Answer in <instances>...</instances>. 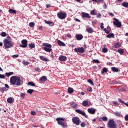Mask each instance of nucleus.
<instances>
[{
	"mask_svg": "<svg viewBox=\"0 0 128 128\" xmlns=\"http://www.w3.org/2000/svg\"><path fill=\"white\" fill-rule=\"evenodd\" d=\"M10 84L12 86H20L22 84L20 78L18 76H13L10 79Z\"/></svg>",
	"mask_w": 128,
	"mask_h": 128,
	"instance_id": "f257e3e1",
	"label": "nucleus"
},
{
	"mask_svg": "<svg viewBox=\"0 0 128 128\" xmlns=\"http://www.w3.org/2000/svg\"><path fill=\"white\" fill-rule=\"evenodd\" d=\"M42 46H44V50L45 52H51L52 50V46L50 44L44 43L43 44Z\"/></svg>",
	"mask_w": 128,
	"mask_h": 128,
	"instance_id": "f03ea898",
	"label": "nucleus"
},
{
	"mask_svg": "<svg viewBox=\"0 0 128 128\" xmlns=\"http://www.w3.org/2000/svg\"><path fill=\"white\" fill-rule=\"evenodd\" d=\"M4 46L6 48H12L14 46L10 40H8V39H6L4 41Z\"/></svg>",
	"mask_w": 128,
	"mask_h": 128,
	"instance_id": "7ed1b4c3",
	"label": "nucleus"
},
{
	"mask_svg": "<svg viewBox=\"0 0 128 128\" xmlns=\"http://www.w3.org/2000/svg\"><path fill=\"white\" fill-rule=\"evenodd\" d=\"M56 120L58 122V124L64 128H66V121L64 118H58Z\"/></svg>",
	"mask_w": 128,
	"mask_h": 128,
	"instance_id": "20e7f679",
	"label": "nucleus"
},
{
	"mask_svg": "<svg viewBox=\"0 0 128 128\" xmlns=\"http://www.w3.org/2000/svg\"><path fill=\"white\" fill-rule=\"evenodd\" d=\"M108 128H118V126H116V123L114 120H110L108 122Z\"/></svg>",
	"mask_w": 128,
	"mask_h": 128,
	"instance_id": "39448f33",
	"label": "nucleus"
},
{
	"mask_svg": "<svg viewBox=\"0 0 128 128\" xmlns=\"http://www.w3.org/2000/svg\"><path fill=\"white\" fill-rule=\"evenodd\" d=\"M72 122L76 126H80V122H82L80 120V118L78 117H74L72 120Z\"/></svg>",
	"mask_w": 128,
	"mask_h": 128,
	"instance_id": "423d86ee",
	"label": "nucleus"
},
{
	"mask_svg": "<svg viewBox=\"0 0 128 128\" xmlns=\"http://www.w3.org/2000/svg\"><path fill=\"white\" fill-rule=\"evenodd\" d=\"M114 21L113 22L114 26H116L118 28H122V22H120L118 20L114 18Z\"/></svg>",
	"mask_w": 128,
	"mask_h": 128,
	"instance_id": "0eeeda50",
	"label": "nucleus"
},
{
	"mask_svg": "<svg viewBox=\"0 0 128 128\" xmlns=\"http://www.w3.org/2000/svg\"><path fill=\"white\" fill-rule=\"evenodd\" d=\"M58 16L60 20H66L68 15L66 13L60 12L58 13Z\"/></svg>",
	"mask_w": 128,
	"mask_h": 128,
	"instance_id": "6e6552de",
	"label": "nucleus"
},
{
	"mask_svg": "<svg viewBox=\"0 0 128 128\" xmlns=\"http://www.w3.org/2000/svg\"><path fill=\"white\" fill-rule=\"evenodd\" d=\"M76 112H77V114H81V116H84L86 118H88V116H86V114L84 111L80 110H76Z\"/></svg>",
	"mask_w": 128,
	"mask_h": 128,
	"instance_id": "1a4fd4ad",
	"label": "nucleus"
},
{
	"mask_svg": "<svg viewBox=\"0 0 128 128\" xmlns=\"http://www.w3.org/2000/svg\"><path fill=\"white\" fill-rule=\"evenodd\" d=\"M75 52H80V54H84L85 50L84 48H76L74 49Z\"/></svg>",
	"mask_w": 128,
	"mask_h": 128,
	"instance_id": "9d476101",
	"label": "nucleus"
},
{
	"mask_svg": "<svg viewBox=\"0 0 128 128\" xmlns=\"http://www.w3.org/2000/svg\"><path fill=\"white\" fill-rule=\"evenodd\" d=\"M22 44L20 46V48H26L28 46V41L27 40H24L22 42Z\"/></svg>",
	"mask_w": 128,
	"mask_h": 128,
	"instance_id": "9b49d317",
	"label": "nucleus"
},
{
	"mask_svg": "<svg viewBox=\"0 0 128 128\" xmlns=\"http://www.w3.org/2000/svg\"><path fill=\"white\" fill-rule=\"evenodd\" d=\"M88 112L90 114H95L96 110L94 108H90L88 110Z\"/></svg>",
	"mask_w": 128,
	"mask_h": 128,
	"instance_id": "f8f14e48",
	"label": "nucleus"
},
{
	"mask_svg": "<svg viewBox=\"0 0 128 128\" xmlns=\"http://www.w3.org/2000/svg\"><path fill=\"white\" fill-rule=\"evenodd\" d=\"M82 104L85 107L90 106V101L85 100L83 102Z\"/></svg>",
	"mask_w": 128,
	"mask_h": 128,
	"instance_id": "ddd939ff",
	"label": "nucleus"
},
{
	"mask_svg": "<svg viewBox=\"0 0 128 128\" xmlns=\"http://www.w3.org/2000/svg\"><path fill=\"white\" fill-rule=\"evenodd\" d=\"M82 16L84 18H92V16H90V14L88 13L83 12L82 14Z\"/></svg>",
	"mask_w": 128,
	"mask_h": 128,
	"instance_id": "4468645a",
	"label": "nucleus"
},
{
	"mask_svg": "<svg viewBox=\"0 0 128 128\" xmlns=\"http://www.w3.org/2000/svg\"><path fill=\"white\" fill-rule=\"evenodd\" d=\"M76 38L77 40H82L84 38V36L82 34H76Z\"/></svg>",
	"mask_w": 128,
	"mask_h": 128,
	"instance_id": "2eb2a0df",
	"label": "nucleus"
},
{
	"mask_svg": "<svg viewBox=\"0 0 128 128\" xmlns=\"http://www.w3.org/2000/svg\"><path fill=\"white\" fill-rule=\"evenodd\" d=\"M68 58L66 56H61L59 58V60H60V62H66Z\"/></svg>",
	"mask_w": 128,
	"mask_h": 128,
	"instance_id": "dca6fc26",
	"label": "nucleus"
},
{
	"mask_svg": "<svg viewBox=\"0 0 128 128\" xmlns=\"http://www.w3.org/2000/svg\"><path fill=\"white\" fill-rule=\"evenodd\" d=\"M48 80V78H46V76H43L40 78V82H46Z\"/></svg>",
	"mask_w": 128,
	"mask_h": 128,
	"instance_id": "f3484780",
	"label": "nucleus"
},
{
	"mask_svg": "<svg viewBox=\"0 0 128 128\" xmlns=\"http://www.w3.org/2000/svg\"><path fill=\"white\" fill-rule=\"evenodd\" d=\"M40 60H42L43 62H50V60H48L47 58H45L44 57V56H40Z\"/></svg>",
	"mask_w": 128,
	"mask_h": 128,
	"instance_id": "a211bd4d",
	"label": "nucleus"
},
{
	"mask_svg": "<svg viewBox=\"0 0 128 128\" xmlns=\"http://www.w3.org/2000/svg\"><path fill=\"white\" fill-rule=\"evenodd\" d=\"M58 44L60 46H66V44H64V42H62L60 40L58 41Z\"/></svg>",
	"mask_w": 128,
	"mask_h": 128,
	"instance_id": "6ab92c4d",
	"label": "nucleus"
},
{
	"mask_svg": "<svg viewBox=\"0 0 128 128\" xmlns=\"http://www.w3.org/2000/svg\"><path fill=\"white\" fill-rule=\"evenodd\" d=\"M7 102L8 104H14V99L13 98H10L8 99Z\"/></svg>",
	"mask_w": 128,
	"mask_h": 128,
	"instance_id": "aec40b11",
	"label": "nucleus"
},
{
	"mask_svg": "<svg viewBox=\"0 0 128 128\" xmlns=\"http://www.w3.org/2000/svg\"><path fill=\"white\" fill-rule=\"evenodd\" d=\"M86 30L88 32V34H93L94 32V29L92 28H87Z\"/></svg>",
	"mask_w": 128,
	"mask_h": 128,
	"instance_id": "412c9836",
	"label": "nucleus"
},
{
	"mask_svg": "<svg viewBox=\"0 0 128 128\" xmlns=\"http://www.w3.org/2000/svg\"><path fill=\"white\" fill-rule=\"evenodd\" d=\"M100 122H108V118L107 117H102L99 118Z\"/></svg>",
	"mask_w": 128,
	"mask_h": 128,
	"instance_id": "4be33fe9",
	"label": "nucleus"
},
{
	"mask_svg": "<svg viewBox=\"0 0 128 128\" xmlns=\"http://www.w3.org/2000/svg\"><path fill=\"white\" fill-rule=\"evenodd\" d=\"M114 46L115 48H120L122 46V44L120 42L116 43L114 44Z\"/></svg>",
	"mask_w": 128,
	"mask_h": 128,
	"instance_id": "5701e85b",
	"label": "nucleus"
},
{
	"mask_svg": "<svg viewBox=\"0 0 128 128\" xmlns=\"http://www.w3.org/2000/svg\"><path fill=\"white\" fill-rule=\"evenodd\" d=\"M74 88H68V92L70 94H74Z\"/></svg>",
	"mask_w": 128,
	"mask_h": 128,
	"instance_id": "b1692460",
	"label": "nucleus"
},
{
	"mask_svg": "<svg viewBox=\"0 0 128 128\" xmlns=\"http://www.w3.org/2000/svg\"><path fill=\"white\" fill-rule=\"evenodd\" d=\"M14 72H10L9 73H6L5 76H7V78H10V76H14Z\"/></svg>",
	"mask_w": 128,
	"mask_h": 128,
	"instance_id": "393cba45",
	"label": "nucleus"
},
{
	"mask_svg": "<svg viewBox=\"0 0 128 128\" xmlns=\"http://www.w3.org/2000/svg\"><path fill=\"white\" fill-rule=\"evenodd\" d=\"M10 14H16V11L12 9H10L9 10Z\"/></svg>",
	"mask_w": 128,
	"mask_h": 128,
	"instance_id": "a878e982",
	"label": "nucleus"
},
{
	"mask_svg": "<svg viewBox=\"0 0 128 128\" xmlns=\"http://www.w3.org/2000/svg\"><path fill=\"white\" fill-rule=\"evenodd\" d=\"M112 70L114 72H118V68L114 67H112Z\"/></svg>",
	"mask_w": 128,
	"mask_h": 128,
	"instance_id": "bb28decb",
	"label": "nucleus"
},
{
	"mask_svg": "<svg viewBox=\"0 0 128 128\" xmlns=\"http://www.w3.org/2000/svg\"><path fill=\"white\" fill-rule=\"evenodd\" d=\"M122 6L124 8H128V2H124L122 4Z\"/></svg>",
	"mask_w": 128,
	"mask_h": 128,
	"instance_id": "cd10ccee",
	"label": "nucleus"
},
{
	"mask_svg": "<svg viewBox=\"0 0 128 128\" xmlns=\"http://www.w3.org/2000/svg\"><path fill=\"white\" fill-rule=\"evenodd\" d=\"M46 24H49V26H54V23L52 22H48V21H45Z\"/></svg>",
	"mask_w": 128,
	"mask_h": 128,
	"instance_id": "c85d7f7f",
	"label": "nucleus"
},
{
	"mask_svg": "<svg viewBox=\"0 0 128 128\" xmlns=\"http://www.w3.org/2000/svg\"><path fill=\"white\" fill-rule=\"evenodd\" d=\"M118 52L120 54L122 55L124 54V50L122 49H119L118 50Z\"/></svg>",
	"mask_w": 128,
	"mask_h": 128,
	"instance_id": "c756f323",
	"label": "nucleus"
},
{
	"mask_svg": "<svg viewBox=\"0 0 128 128\" xmlns=\"http://www.w3.org/2000/svg\"><path fill=\"white\" fill-rule=\"evenodd\" d=\"M114 116H122V113L120 112H115L114 113Z\"/></svg>",
	"mask_w": 128,
	"mask_h": 128,
	"instance_id": "7c9ffc66",
	"label": "nucleus"
},
{
	"mask_svg": "<svg viewBox=\"0 0 128 128\" xmlns=\"http://www.w3.org/2000/svg\"><path fill=\"white\" fill-rule=\"evenodd\" d=\"M108 38H114V35L112 34H109L106 36Z\"/></svg>",
	"mask_w": 128,
	"mask_h": 128,
	"instance_id": "2f4dec72",
	"label": "nucleus"
},
{
	"mask_svg": "<svg viewBox=\"0 0 128 128\" xmlns=\"http://www.w3.org/2000/svg\"><path fill=\"white\" fill-rule=\"evenodd\" d=\"M6 88H0V92H2V94H4V92H6Z\"/></svg>",
	"mask_w": 128,
	"mask_h": 128,
	"instance_id": "473e14b6",
	"label": "nucleus"
},
{
	"mask_svg": "<svg viewBox=\"0 0 128 128\" xmlns=\"http://www.w3.org/2000/svg\"><path fill=\"white\" fill-rule=\"evenodd\" d=\"M108 72V68H104L103 69L102 72V74H106V72Z\"/></svg>",
	"mask_w": 128,
	"mask_h": 128,
	"instance_id": "72a5a7b5",
	"label": "nucleus"
},
{
	"mask_svg": "<svg viewBox=\"0 0 128 128\" xmlns=\"http://www.w3.org/2000/svg\"><path fill=\"white\" fill-rule=\"evenodd\" d=\"M29 48H31L32 50V48H36V45L34 44H30L29 45Z\"/></svg>",
	"mask_w": 128,
	"mask_h": 128,
	"instance_id": "f704fd0d",
	"label": "nucleus"
},
{
	"mask_svg": "<svg viewBox=\"0 0 128 128\" xmlns=\"http://www.w3.org/2000/svg\"><path fill=\"white\" fill-rule=\"evenodd\" d=\"M88 82H89V84H90L92 86H94V82H92V80H88Z\"/></svg>",
	"mask_w": 128,
	"mask_h": 128,
	"instance_id": "c9c22d12",
	"label": "nucleus"
},
{
	"mask_svg": "<svg viewBox=\"0 0 128 128\" xmlns=\"http://www.w3.org/2000/svg\"><path fill=\"white\" fill-rule=\"evenodd\" d=\"M102 52H104V54H106V52H108V50L107 48H103Z\"/></svg>",
	"mask_w": 128,
	"mask_h": 128,
	"instance_id": "e433bc0d",
	"label": "nucleus"
},
{
	"mask_svg": "<svg viewBox=\"0 0 128 128\" xmlns=\"http://www.w3.org/2000/svg\"><path fill=\"white\" fill-rule=\"evenodd\" d=\"M29 26H30V28H34V26H36V24H34V22H30L29 24Z\"/></svg>",
	"mask_w": 128,
	"mask_h": 128,
	"instance_id": "4c0bfd02",
	"label": "nucleus"
},
{
	"mask_svg": "<svg viewBox=\"0 0 128 128\" xmlns=\"http://www.w3.org/2000/svg\"><path fill=\"white\" fill-rule=\"evenodd\" d=\"M28 86H36V84L34 82H30L28 83Z\"/></svg>",
	"mask_w": 128,
	"mask_h": 128,
	"instance_id": "58836bf2",
	"label": "nucleus"
},
{
	"mask_svg": "<svg viewBox=\"0 0 128 128\" xmlns=\"http://www.w3.org/2000/svg\"><path fill=\"white\" fill-rule=\"evenodd\" d=\"M22 64H24V66H28V64H30V62L24 61Z\"/></svg>",
	"mask_w": 128,
	"mask_h": 128,
	"instance_id": "ea45409f",
	"label": "nucleus"
},
{
	"mask_svg": "<svg viewBox=\"0 0 128 128\" xmlns=\"http://www.w3.org/2000/svg\"><path fill=\"white\" fill-rule=\"evenodd\" d=\"M1 36L2 37V38H6V33L4 32H2V34H1Z\"/></svg>",
	"mask_w": 128,
	"mask_h": 128,
	"instance_id": "a19ab883",
	"label": "nucleus"
},
{
	"mask_svg": "<svg viewBox=\"0 0 128 128\" xmlns=\"http://www.w3.org/2000/svg\"><path fill=\"white\" fill-rule=\"evenodd\" d=\"M34 92V90H28V93L29 94H32V92Z\"/></svg>",
	"mask_w": 128,
	"mask_h": 128,
	"instance_id": "79ce46f5",
	"label": "nucleus"
},
{
	"mask_svg": "<svg viewBox=\"0 0 128 128\" xmlns=\"http://www.w3.org/2000/svg\"><path fill=\"white\" fill-rule=\"evenodd\" d=\"M0 78L1 80H4V79H6V76L4 74H0Z\"/></svg>",
	"mask_w": 128,
	"mask_h": 128,
	"instance_id": "37998d69",
	"label": "nucleus"
},
{
	"mask_svg": "<svg viewBox=\"0 0 128 128\" xmlns=\"http://www.w3.org/2000/svg\"><path fill=\"white\" fill-rule=\"evenodd\" d=\"M87 90L88 92H92V87H89L88 88Z\"/></svg>",
	"mask_w": 128,
	"mask_h": 128,
	"instance_id": "c03bdc74",
	"label": "nucleus"
},
{
	"mask_svg": "<svg viewBox=\"0 0 128 128\" xmlns=\"http://www.w3.org/2000/svg\"><path fill=\"white\" fill-rule=\"evenodd\" d=\"M72 108H78V104H74V105H73L72 106Z\"/></svg>",
	"mask_w": 128,
	"mask_h": 128,
	"instance_id": "a18cd8bd",
	"label": "nucleus"
},
{
	"mask_svg": "<svg viewBox=\"0 0 128 128\" xmlns=\"http://www.w3.org/2000/svg\"><path fill=\"white\" fill-rule=\"evenodd\" d=\"M20 56V55L18 54H16V55H14L12 56V58H18Z\"/></svg>",
	"mask_w": 128,
	"mask_h": 128,
	"instance_id": "49530a36",
	"label": "nucleus"
},
{
	"mask_svg": "<svg viewBox=\"0 0 128 128\" xmlns=\"http://www.w3.org/2000/svg\"><path fill=\"white\" fill-rule=\"evenodd\" d=\"M90 14H92V16H96V12H94V10L91 11Z\"/></svg>",
	"mask_w": 128,
	"mask_h": 128,
	"instance_id": "de8ad7c7",
	"label": "nucleus"
},
{
	"mask_svg": "<svg viewBox=\"0 0 128 128\" xmlns=\"http://www.w3.org/2000/svg\"><path fill=\"white\" fill-rule=\"evenodd\" d=\"M93 62H94V64H100V60H93Z\"/></svg>",
	"mask_w": 128,
	"mask_h": 128,
	"instance_id": "09e8293b",
	"label": "nucleus"
},
{
	"mask_svg": "<svg viewBox=\"0 0 128 128\" xmlns=\"http://www.w3.org/2000/svg\"><path fill=\"white\" fill-rule=\"evenodd\" d=\"M81 126L82 128H86V123L84 122H83L81 124Z\"/></svg>",
	"mask_w": 128,
	"mask_h": 128,
	"instance_id": "8fccbe9b",
	"label": "nucleus"
},
{
	"mask_svg": "<svg viewBox=\"0 0 128 128\" xmlns=\"http://www.w3.org/2000/svg\"><path fill=\"white\" fill-rule=\"evenodd\" d=\"M104 32H106L107 34H110V31H108V30H106V28H104Z\"/></svg>",
	"mask_w": 128,
	"mask_h": 128,
	"instance_id": "3c124183",
	"label": "nucleus"
},
{
	"mask_svg": "<svg viewBox=\"0 0 128 128\" xmlns=\"http://www.w3.org/2000/svg\"><path fill=\"white\" fill-rule=\"evenodd\" d=\"M118 100V102H120L121 104H126V102H124L122 100V99H120V98H119Z\"/></svg>",
	"mask_w": 128,
	"mask_h": 128,
	"instance_id": "603ef678",
	"label": "nucleus"
},
{
	"mask_svg": "<svg viewBox=\"0 0 128 128\" xmlns=\"http://www.w3.org/2000/svg\"><path fill=\"white\" fill-rule=\"evenodd\" d=\"M24 96H26V94L24 93L21 94V98H24Z\"/></svg>",
	"mask_w": 128,
	"mask_h": 128,
	"instance_id": "864d4df0",
	"label": "nucleus"
},
{
	"mask_svg": "<svg viewBox=\"0 0 128 128\" xmlns=\"http://www.w3.org/2000/svg\"><path fill=\"white\" fill-rule=\"evenodd\" d=\"M35 70L36 72H40V68H36Z\"/></svg>",
	"mask_w": 128,
	"mask_h": 128,
	"instance_id": "5fc2aeb1",
	"label": "nucleus"
},
{
	"mask_svg": "<svg viewBox=\"0 0 128 128\" xmlns=\"http://www.w3.org/2000/svg\"><path fill=\"white\" fill-rule=\"evenodd\" d=\"M104 10H106V8H108V5L106 4H104Z\"/></svg>",
	"mask_w": 128,
	"mask_h": 128,
	"instance_id": "6e6d98bb",
	"label": "nucleus"
},
{
	"mask_svg": "<svg viewBox=\"0 0 128 128\" xmlns=\"http://www.w3.org/2000/svg\"><path fill=\"white\" fill-rule=\"evenodd\" d=\"M31 114L32 116H36V112H32Z\"/></svg>",
	"mask_w": 128,
	"mask_h": 128,
	"instance_id": "4d7b16f0",
	"label": "nucleus"
},
{
	"mask_svg": "<svg viewBox=\"0 0 128 128\" xmlns=\"http://www.w3.org/2000/svg\"><path fill=\"white\" fill-rule=\"evenodd\" d=\"M5 88L6 89L7 88V90H8L9 88H10V86H8V84H5Z\"/></svg>",
	"mask_w": 128,
	"mask_h": 128,
	"instance_id": "13d9d810",
	"label": "nucleus"
},
{
	"mask_svg": "<svg viewBox=\"0 0 128 128\" xmlns=\"http://www.w3.org/2000/svg\"><path fill=\"white\" fill-rule=\"evenodd\" d=\"M104 23H102L101 24V26H100V28H101L102 29V30H104Z\"/></svg>",
	"mask_w": 128,
	"mask_h": 128,
	"instance_id": "bf43d9fd",
	"label": "nucleus"
},
{
	"mask_svg": "<svg viewBox=\"0 0 128 128\" xmlns=\"http://www.w3.org/2000/svg\"><path fill=\"white\" fill-rule=\"evenodd\" d=\"M102 18V14H99L97 15V18Z\"/></svg>",
	"mask_w": 128,
	"mask_h": 128,
	"instance_id": "052dcab7",
	"label": "nucleus"
},
{
	"mask_svg": "<svg viewBox=\"0 0 128 128\" xmlns=\"http://www.w3.org/2000/svg\"><path fill=\"white\" fill-rule=\"evenodd\" d=\"M98 2H102V4H104V0H97Z\"/></svg>",
	"mask_w": 128,
	"mask_h": 128,
	"instance_id": "680f3d73",
	"label": "nucleus"
},
{
	"mask_svg": "<svg viewBox=\"0 0 128 128\" xmlns=\"http://www.w3.org/2000/svg\"><path fill=\"white\" fill-rule=\"evenodd\" d=\"M70 106H74V104H76V102H72L70 103Z\"/></svg>",
	"mask_w": 128,
	"mask_h": 128,
	"instance_id": "e2e57ef3",
	"label": "nucleus"
},
{
	"mask_svg": "<svg viewBox=\"0 0 128 128\" xmlns=\"http://www.w3.org/2000/svg\"><path fill=\"white\" fill-rule=\"evenodd\" d=\"M66 36L68 38H72V35H70V34H68L66 35Z\"/></svg>",
	"mask_w": 128,
	"mask_h": 128,
	"instance_id": "0e129e2a",
	"label": "nucleus"
},
{
	"mask_svg": "<svg viewBox=\"0 0 128 128\" xmlns=\"http://www.w3.org/2000/svg\"><path fill=\"white\" fill-rule=\"evenodd\" d=\"M109 16H114V14L112 13L109 12L108 13Z\"/></svg>",
	"mask_w": 128,
	"mask_h": 128,
	"instance_id": "69168bd1",
	"label": "nucleus"
},
{
	"mask_svg": "<svg viewBox=\"0 0 128 128\" xmlns=\"http://www.w3.org/2000/svg\"><path fill=\"white\" fill-rule=\"evenodd\" d=\"M125 120L126 121V122H128V115L126 116H125Z\"/></svg>",
	"mask_w": 128,
	"mask_h": 128,
	"instance_id": "338daca9",
	"label": "nucleus"
},
{
	"mask_svg": "<svg viewBox=\"0 0 128 128\" xmlns=\"http://www.w3.org/2000/svg\"><path fill=\"white\" fill-rule=\"evenodd\" d=\"M114 106H118V103L117 102H114Z\"/></svg>",
	"mask_w": 128,
	"mask_h": 128,
	"instance_id": "774afa93",
	"label": "nucleus"
}]
</instances>
